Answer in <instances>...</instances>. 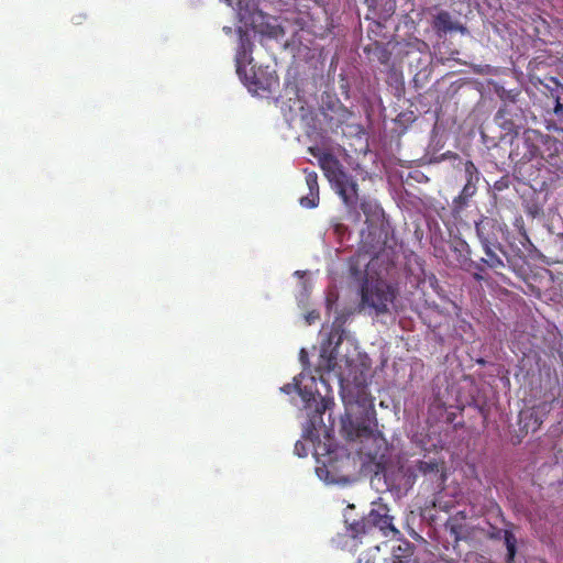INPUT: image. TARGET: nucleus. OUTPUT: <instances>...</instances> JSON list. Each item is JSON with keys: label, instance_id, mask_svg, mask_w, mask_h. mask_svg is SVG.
Here are the masks:
<instances>
[{"label": "nucleus", "instance_id": "obj_30", "mask_svg": "<svg viewBox=\"0 0 563 563\" xmlns=\"http://www.w3.org/2000/svg\"><path fill=\"white\" fill-rule=\"evenodd\" d=\"M305 174L308 190L319 191L318 174L313 170L308 169H305Z\"/></svg>", "mask_w": 563, "mask_h": 563}, {"label": "nucleus", "instance_id": "obj_34", "mask_svg": "<svg viewBox=\"0 0 563 563\" xmlns=\"http://www.w3.org/2000/svg\"><path fill=\"white\" fill-rule=\"evenodd\" d=\"M367 455H368L371 459H375V457L377 456V453L372 454V453L369 452V453H367Z\"/></svg>", "mask_w": 563, "mask_h": 563}, {"label": "nucleus", "instance_id": "obj_31", "mask_svg": "<svg viewBox=\"0 0 563 563\" xmlns=\"http://www.w3.org/2000/svg\"><path fill=\"white\" fill-rule=\"evenodd\" d=\"M295 452L298 456L305 457L308 454V451L306 449V445L301 441H297L295 444Z\"/></svg>", "mask_w": 563, "mask_h": 563}, {"label": "nucleus", "instance_id": "obj_26", "mask_svg": "<svg viewBox=\"0 0 563 563\" xmlns=\"http://www.w3.org/2000/svg\"><path fill=\"white\" fill-rule=\"evenodd\" d=\"M554 115L556 119L553 122V129L563 132V103L560 96L555 97Z\"/></svg>", "mask_w": 563, "mask_h": 563}, {"label": "nucleus", "instance_id": "obj_5", "mask_svg": "<svg viewBox=\"0 0 563 563\" xmlns=\"http://www.w3.org/2000/svg\"><path fill=\"white\" fill-rule=\"evenodd\" d=\"M540 137L541 132L533 129H527L521 134L516 132L511 140L510 161L517 165L536 159L537 144L541 142Z\"/></svg>", "mask_w": 563, "mask_h": 563}, {"label": "nucleus", "instance_id": "obj_18", "mask_svg": "<svg viewBox=\"0 0 563 563\" xmlns=\"http://www.w3.org/2000/svg\"><path fill=\"white\" fill-rule=\"evenodd\" d=\"M415 545L408 540H400L398 545L393 548L394 563H418L413 560Z\"/></svg>", "mask_w": 563, "mask_h": 563}, {"label": "nucleus", "instance_id": "obj_6", "mask_svg": "<svg viewBox=\"0 0 563 563\" xmlns=\"http://www.w3.org/2000/svg\"><path fill=\"white\" fill-rule=\"evenodd\" d=\"M541 142L537 144L536 159L549 164L556 173L563 175V143L541 132Z\"/></svg>", "mask_w": 563, "mask_h": 563}, {"label": "nucleus", "instance_id": "obj_14", "mask_svg": "<svg viewBox=\"0 0 563 563\" xmlns=\"http://www.w3.org/2000/svg\"><path fill=\"white\" fill-rule=\"evenodd\" d=\"M252 48L253 43L247 37L241 36L239 48L235 55V67L240 78L246 74V65L251 64L252 62Z\"/></svg>", "mask_w": 563, "mask_h": 563}, {"label": "nucleus", "instance_id": "obj_15", "mask_svg": "<svg viewBox=\"0 0 563 563\" xmlns=\"http://www.w3.org/2000/svg\"><path fill=\"white\" fill-rule=\"evenodd\" d=\"M388 512L389 510L385 505H379L376 509L371 510L366 518L369 521L371 529L378 527L383 531L388 529L396 530L393 526V518Z\"/></svg>", "mask_w": 563, "mask_h": 563}, {"label": "nucleus", "instance_id": "obj_8", "mask_svg": "<svg viewBox=\"0 0 563 563\" xmlns=\"http://www.w3.org/2000/svg\"><path fill=\"white\" fill-rule=\"evenodd\" d=\"M345 338L344 321L336 319L332 325L328 339L321 345L320 356L325 363L328 371L333 369L334 362L338 357V349Z\"/></svg>", "mask_w": 563, "mask_h": 563}, {"label": "nucleus", "instance_id": "obj_16", "mask_svg": "<svg viewBox=\"0 0 563 563\" xmlns=\"http://www.w3.org/2000/svg\"><path fill=\"white\" fill-rule=\"evenodd\" d=\"M476 183L466 181L463 186L462 191L452 201V214L454 217L461 216L464 209L467 207L470 199L476 194Z\"/></svg>", "mask_w": 563, "mask_h": 563}, {"label": "nucleus", "instance_id": "obj_4", "mask_svg": "<svg viewBox=\"0 0 563 563\" xmlns=\"http://www.w3.org/2000/svg\"><path fill=\"white\" fill-rule=\"evenodd\" d=\"M356 393L354 394L347 387L342 385V399L346 406L356 405L362 409V417L353 424L350 422L352 430L347 431V437L350 439L354 438H365L373 439L374 441L378 440V437L375 435L374 429L377 426L376 421V411L373 405V399L369 397L366 391L365 386H355Z\"/></svg>", "mask_w": 563, "mask_h": 563}, {"label": "nucleus", "instance_id": "obj_36", "mask_svg": "<svg viewBox=\"0 0 563 563\" xmlns=\"http://www.w3.org/2000/svg\"><path fill=\"white\" fill-rule=\"evenodd\" d=\"M228 4H231L232 0H224Z\"/></svg>", "mask_w": 563, "mask_h": 563}, {"label": "nucleus", "instance_id": "obj_17", "mask_svg": "<svg viewBox=\"0 0 563 563\" xmlns=\"http://www.w3.org/2000/svg\"><path fill=\"white\" fill-rule=\"evenodd\" d=\"M492 538L504 540L505 545L507 548V562H512L517 552V538L512 530L496 528L492 532Z\"/></svg>", "mask_w": 563, "mask_h": 563}, {"label": "nucleus", "instance_id": "obj_32", "mask_svg": "<svg viewBox=\"0 0 563 563\" xmlns=\"http://www.w3.org/2000/svg\"><path fill=\"white\" fill-rule=\"evenodd\" d=\"M484 272H485V269H484V271H477V269H475V273L473 274V278H474L475 280H477V282L484 280V279H485V278H484V276H483V273H484Z\"/></svg>", "mask_w": 563, "mask_h": 563}, {"label": "nucleus", "instance_id": "obj_22", "mask_svg": "<svg viewBox=\"0 0 563 563\" xmlns=\"http://www.w3.org/2000/svg\"><path fill=\"white\" fill-rule=\"evenodd\" d=\"M347 531L352 538H361L372 531L371 523L366 518L347 523Z\"/></svg>", "mask_w": 563, "mask_h": 563}, {"label": "nucleus", "instance_id": "obj_21", "mask_svg": "<svg viewBox=\"0 0 563 563\" xmlns=\"http://www.w3.org/2000/svg\"><path fill=\"white\" fill-rule=\"evenodd\" d=\"M364 52L373 55V57L376 58L383 65H387L391 57V53L388 49L387 45L379 42H374L373 44L366 46L364 48Z\"/></svg>", "mask_w": 563, "mask_h": 563}, {"label": "nucleus", "instance_id": "obj_19", "mask_svg": "<svg viewBox=\"0 0 563 563\" xmlns=\"http://www.w3.org/2000/svg\"><path fill=\"white\" fill-rule=\"evenodd\" d=\"M432 26L438 33H444V34L448 32H451V31H455V30H459L462 32L465 30L464 26L459 25L457 23H454L452 21L451 14L448 11H440L434 16Z\"/></svg>", "mask_w": 563, "mask_h": 563}, {"label": "nucleus", "instance_id": "obj_12", "mask_svg": "<svg viewBox=\"0 0 563 563\" xmlns=\"http://www.w3.org/2000/svg\"><path fill=\"white\" fill-rule=\"evenodd\" d=\"M485 257H482L478 263L483 265V271L485 268L493 269L495 273L499 274L503 269L506 268V264L503 257L497 254V251H500L503 255H507L503 245L499 242L492 244H483L481 245Z\"/></svg>", "mask_w": 563, "mask_h": 563}, {"label": "nucleus", "instance_id": "obj_25", "mask_svg": "<svg viewBox=\"0 0 563 563\" xmlns=\"http://www.w3.org/2000/svg\"><path fill=\"white\" fill-rule=\"evenodd\" d=\"M497 96L503 101V104L511 103V104H518L519 97L521 95V90L516 89H505L504 87L496 89Z\"/></svg>", "mask_w": 563, "mask_h": 563}, {"label": "nucleus", "instance_id": "obj_1", "mask_svg": "<svg viewBox=\"0 0 563 563\" xmlns=\"http://www.w3.org/2000/svg\"><path fill=\"white\" fill-rule=\"evenodd\" d=\"M400 473L405 481L404 485L389 486L385 474L375 473L371 479V486L376 493H393L394 489L397 493L401 489L408 492L418 478H422V485L426 484L427 489H432L435 493H441L444 489L446 481L444 462L419 461L413 468L400 471Z\"/></svg>", "mask_w": 563, "mask_h": 563}, {"label": "nucleus", "instance_id": "obj_3", "mask_svg": "<svg viewBox=\"0 0 563 563\" xmlns=\"http://www.w3.org/2000/svg\"><path fill=\"white\" fill-rule=\"evenodd\" d=\"M353 262L354 258H351V276L354 278H364L361 286V306L373 309L376 314L387 313L389 306L398 295V289L384 279H368L366 272L357 268Z\"/></svg>", "mask_w": 563, "mask_h": 563}, {"label": "nucleus", "instance_id": "obj_20", "mask_svg": "<svg viewBox=\"0 0 563 563\" xmlns=\"http://www.w3.org/2000/svg\"><path fill=\"white\" fill-rule=\"evenodd\" d=\"M332 451H328V460L323 462V466L317 467V474L321 479H324L328 483H339L346 482L347 478L345 476H334L331 475V471L335 470V464L332 459Z\"/></svg>", "mask_w": 563, "mask_h": 563}, {"label": "nucleus", "instance_id": "obj_2", "mask_svg": "<svg viewBox=\"0 0 563 563\" xmlns=\"http://www.w3.org/2000/svg\"><path fill=\"white\" fill-rule=\"evenodd\" d=\"M320 167L324 176L331 184L334 191L340 196L350 213H355V220H360V213L356 211L358 203V185L354 177L350 175L340 161L330 153H324L319 157Z\"/></svg>", "mask_w": 563, "mask_h": 563}, {"label": "nucleus", "instance_id": "obj_29", "mask_svg": "<svg viewBox=\"0 0 563 563\" xmlns=\"http://www.w3.org/2000/svg\"><path fill=\"white\" fill-rule=\"evenodd\" d=\"M464 172L466 176V181L477 183L479 178V174L477 167L472 161H466L464 164Z\"/></svg>", "mask_w": 563, "mask_h": 563}, {"label": "nucleus", "instance_id": "obj_33", "mask_svg": "<svg viewBox=\"0 0 563 563\" xmlns=\"http://www.w3.org/2000/svg\"><path fill=\"white\" fill-rule=\"evenodd\" d=\"M314 318H317V317L313 316L312 313H309V316L307 317V320L309 323H311V320H313Z\"/></svg>", "mask_w": 563, "mask_h": 563}, {"label": "nucleus", "instance_id": "obj_35", "mask_svg": "<svg viewBox=\"0 0 563 563\" xmlns=\"http://www.w3.org/2000/svg\"><path fill=\"white\" fill-rule=\"evenodd\" d=\"M345 460H346V462H350V455L349 454L345 455Z\"/></svg>", "mask_w": 563, "mask_h": 563}, {"label": "nucleus", "instance_id": "obj_27", "mask_svg": "<svg viewBox=\"0 0 563 563\" xmlns=\"http://www.w3.org/2000/svg\"><path fill=\"white\" fill-rule=\"evenodd\" d=\"M299 201L303 208H316L319 203V191L309 190V192L306 196H302Z\"/></svg>", "mask_w": 563, "mask_h": 563}, {"label": "nucleus", "instance_id": "obj_13", "mask_svg": "<svg viewBox=\"0 0 563 563\" xmlns=\"http://www.w3.org/2000/svg\"><path fill=\"white\" fill-rule=\"evenodd\" d=\"M497 227V220L486 216H481V218L475 221V233L481 245L498 242Z\"/></svg>", "mask_w": 563, "mask_h": 563}, {"label": "nucleus", "instance_id": "obj_23", "mask_svg": "<svg viewBox=\"0 0 563 563\" xmlns=\"http://www.w3.org/2000/svg\"><path fill=\"white\" fill-rule=\"evenodd\" d=\"M362 212L366 216L367 225L374 223L383 217V210L369 201H362L360 205Z\"/></svg>", "mask_w": 563, "mask_h": 563}, {"label": "nucleus", "instance_id": "obj_11", "mask_svg": "<svg viewBox=\"0 0 563 563\" xmlns=\"http://www.w3.org/2000/svg\"><path fill=\"white\" fill-rule=\"evenodd\" d=\"M451 251L456 255L457 265L464 269L470 271L471 268L483 271V265L472 261V249L470 244L461 236H453L450 242Z\"/></svg>", "mask_w": 563, "mask_h": 563}, {"label": "nucleus", "instance_id": "obj_9", "mask_svg": "<svg viewBox=\"0 0 563 563\" xmlns=\"http://www.w3.org/2000/svg\"><path fill=\"white\" fill-rule=\"evenodd\" d=\"M242 78H244V85L247 87L249 91L257 96L271 93L279 86V79L276 73L267 68H258L253 71L252 77L249 78L245 74Z\"/></svg>", "mask_w": 563, "mask_h": 563}, {"label": "nucleus", "instance_id": "obj_28", "mask_svg": "<svg viewBox=\"0 0 563 563\" xmlns=\"http://www.w3.org/2000/svg\"><path fill=\"white\" fill-rule=\"evenodd\" d=\"M282 390L286 394H290L292 390H297V393L302 397V399L305 401H310L311 397H312V394L311 393H308V391H303L301 388H300V385H299V382H297V379L295 378V384L291 385V384H287L285 385Z\"/></svg>", "mask_w": 563, "mask_h": 563}, {"label": "nucleus", "instance_id": "obj_10", "mask_svg": "<svg viewBox=\"0 0 563 563\" xmlns=\"http://www.w3.org/2000/svg\"><path fill=\"white\" fill-rule=\"evenodd\" d=\"M495 121L507 133H516L522 125L523 111L519 104H503L495 114Z\"/></svg>", "mask_w": 563, "mask_h": 563}, {"label": "nucleus", "instance_id": "obj_7", "mask_svg": "<svg viewBox=\"0 0 563 563\" xmlns=\"http://www.w3.org/2000/svg\"><path fill=\"white\" fill-rule=\"evenodd\" d=\"M387 244V231L384 223L379 225L371 223L367 225L366 231L361 233V245L357 254V260L364 253L365 255L375 258L385 249Z\"/></svg>", "mask_w": 563, "mask_h": 563}, {"label": "nucleus", "instance_id": "obj_24", "mask_svg": "<svg viewBox=\"0 0 563 563\" xmlns=\"http://www.w3.org/2000/svg\"><path fill=\"white\" fill-rule=\"evenodd\" d=\"M528 419L529 421L525 423V428L528 430H531L532 432H536L540 429L542 424V419L539 417L538 412L534 409L521 411L520 412V420Z\"/></svg>", "mask_w": 563, "mask_h": 563}]
</instances>
